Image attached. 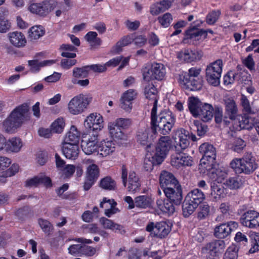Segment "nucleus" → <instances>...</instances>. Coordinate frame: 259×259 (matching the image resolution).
I'll use <instances>...</instances> for the list:
<instances>
[{"label":"nucleus","mask_w":259,"mask_h":259,"mask_svg":"<svg viewBox=\"0 0 259 259\" xmlns=\"http://www.w3.org/2000/svg\"><path fill=\"white\" fill-rule=\"evenodd\" d=\"M29 109V104L27 103L16 107L3 122L6 132L9 133L15 132L16 130L21 125Z\"/></svg>","instance_id":"1"},{"label":"nucleus","mask_w":259,"mask_h":259,"mask_svg":"<svg viewBox=\"0 0 259 259\" xmlns=\"http://www.w3.org/2000/svg\"><path fill=\"white\" fill-rule=\"evenodd\" d=\"M201 68L193 67L188 72L180 75L179 82L183 88L191 91H197L202 87V78L200 76Z\"/></svg>","instance_id":"2"},{"label":"nucleus","mask_w":259,"mask_h":259,"mask_svg":"<svg viewBox=\"0 0 259 259\" xmlns=\"http://www.w3.org/2000/svg\"><path fill=\"white\" fill-rule=\"evenodd\" d=\"M230 167L236 174L249 175L257 167L255 159L251 152H246L241 158H235L230 163Z\"/></svg>","instance_id":"3"},{"label":"nucleus","mask_w":259,"mask_h":259,"mask_svg":"<svg viewBox=\"0 0 259 259\" xmlns=\"http://www.w3.org/2000/svg\"><path fill=\"white\" fill-rule=\"evenodd\" d=\"M132 124V121L129 118H119L114 122L110 123L108 130L111 137L115 141L125 140L127 135L125 130Z\"/></svg>","instance_id":"4"},{"label":"nucleus","mask_w":259,"mask_h":259,"mask_svg":"<svg viewBox=\"0 0 259 259\" xmlns=\"http://www.w3.org/2000/svg\"><path fill=\"white\" fill-rule=\"evenodd\" d=\"M223 61L217 60L208 65L205 69V77L207 82L214 87L220 83V77L222 72Z\"/></svg>","instance_id":"5"},{"label":"nucleus","mask_w":259,"mask_h":259,"mask_svg":"<svg viewBox=\"0 0 259 259\" xmlns=\"http://www.w3.org/2000/svg\"><path fill=\"white\" fill-rule=\"evenodd\" d=\"M92 101L90 96L79 94L74 97L69 102L68 108L69 112L77 115L83 112Z\"/></svg>","instance_id":"6"},{"label":"nucleus","mask_w":259,"mask_h":259,"mask_svg":"<svg viewBox=\"0 0 259 259\" xmlns=\"http://www.w3.org/2000/svg\"><path fill=\"white\" fill-rule=\"evenodd\" d=\"M162 163V136L158 139V142L156 147V151L153 155L151 152H147L144 160L143 167L145 171H150L153 166Z\"/></svg>","instance_id":"7"},{"label":"nucleus","mask_w":259,"mask_h":259,"mask_svg":"<svg viewBox=\"0 0 259 259\" xmlns=\"http://www.w3.org/2000/svg\"><path fill=\"white\" fill-rule=\"evenodd\" d=\"M225 248L224 241L216 240L207 243L202 248L201 253L204 257L214 259L219 255V253L222 252Z\"/></svg>","instance_id":"8"},{"label":"nucleus","mask_w":259,"mask_h":259,"mask_svg":"<svg viewBox=\"0 0 259 259\" xmlns=\"http://www.w3.org/2000/svg\"><path fill=\"white\" fill-rule=\"evenodd\" d=\"M199 150L203 154L200 164L201 168L215 162L216 150L213 145L205 143L200 146Z\"/></svg>","instance_id":"9"},{"label":"nucleus","mask_w":259,"mask_h":259,"mask_svg":"<svg viewBox=\"0 0 259 259\" xmlns=\"http://www.w3.org/2000/svg\"><path fill=\"white\" fill-rule=\"evenodd\" d=\"M57 5L55 0H44L41 3L31 4L28 9L31 13L44 16L53 10Z\"/></svg>","instance_id":"10"},{"label":"nucleus","mask_w":259,"mask_h":259,"mask_svg":"<svg viewBox=\"0 0 259 259\" xmlns=\"http://www.w3.org/2000/svg\"><path fill=\"white\" fill-rule=\"evenodd\" d=\"M160 68V64L157 63L147 65L142 69L144 80L146 81L154 79L162 80V72Z\"/></svg>","instance_id":"11"},{"label":"nucleus","mask_w":259,"mask_h":259,"mask_svg":"<svg viewBox=\"0 0 259 259\" xmlns=\"http://www.w3.org/2000/svg\"><path fill=\"white\" fill-rule=\"evenodd\" d=\"M192 157L181 152H177L170 156L171 165L177 169L182 166H189L192 165Z\"/></svg>","instance_id":"12"},{"label":"nucleus","mask_w":259,"mask_h":259,"mask_svg":"<svg viewBox=\"0 0 259 259\" xmlns=\"http://www.w3.org/2000/svg\"><path fill=\"white\" fill-rule=\"evenodd\" d=\"M100 170L96 164L88 166L87 169L86 177L83 184V189L88 191L94 185L99 177Z\"/></svg>","instance_id":"13"},{"label":"nucleus","mask_w":259,"mask_h":259,"mask_svg":"<svg viewBox=\"0 0 259 259\" xmlns=\"http://www.w3.org/2000/svg\"><path fill=\"white\" fill-rule=\"evenodd\" d=\"M22 146V143L20 138L14 137L6 141L5 137L0 133V151L5 147L7 151L18 152Z\"/></svg>","instance_id":"14"},{"label":"nucleus","mask_w":259,"mask_h":259,"mask_svg":"<svg viewBox=\"0 0 259 259\" xmlns=\"http://www.w3.org/2000/svg\"><path fill=\"white\" fill-rule=\"evenodd\" d=\"M212 164V165H205L201 168L205 169L207 171V175L211 179L217 181L218 183H221L227 176V173L219 167L216 161Z\"/></svg>","instance_id":"15"},{"label":"nucleus","mask_w":259,"mask_h":259,"mask_svg":"<svg viewBox=\"0 0 259 259\" xmlns=\"http://www.w3.org/2000/svg\"><path fill=\"white\" fill-rule=\"evenodd\" d=\"M240 222L243 226L249 228L258 227L259 213L254 210H248L242 214Z\"/></svg>","instance_id":"16"},{"label":"nucleus","mask_w":259,"mask_h":259,"mask_svg":"<svg viewBox=\"0 0 259 259\" xmlns=\"http://www.w3.org/2000/svg\"><path fill=\"white\" fill-rule=\"evenodd\" d=\"M174 187L176 189V190L172 187H166L163 190V191L167 198L166 200H168L176 205H179L183 199L181 186L178 185L177 186Z\"/></svg>","instance_id":"17"},{"label":"nucleus","mask_w":259,"mask_h":259,"mask_svg":"<svg viewBox=\"0 0 259 259\" xmlns=\"http://www.w3.org/2000/svg\"><path fill=\"white\" fill-rule=\"evenodd\" d=\"M137 94L133 89L125 91L120 98V106L126 112H130L133 107V101L137 97Z\"/></svg>","instance_id":"18"},{"label":"nucleus","mask_w":259,"mask_h":259,"mask_svg":"<svg viewBox=\"0 0 259 259\" xmlns=\"http://www.w3.org/2000/svg\"><path fill=\"white\" fill-rule=\"evenodd\" d=\"M232 128L235 131H240L242 129H250L252 127L253 123L250 119L246 116L238 114L235 119L231 121Z\"/></svg>","instance_id":"19"},{"label":"nucleus","mask_w":259,"mask_h":259,"mask_svg":"<svg viewBox=\"0 0 259 259\" xmlns=\"http://www.w3.org/2000/svg\"><path fill=\"white\" fill-rule=\"evenodd\" d=\"M206 35L205 31L202 30H198L194 27L187 29L185 31L183 42L184 44L194 43V41L200 40L202 35H204V37H205Z\"/></svg>","instance_id":"20"},{"label":"nucleus","mask_w":259,"mask_h":259,"mask_svg":"<svg viewBox=\"0 0 259 259\" xmlns=\"http://www.w3.org/2000/svg\"><path fill=\"white\" fill-rule=\"evenodd\" d=\"M62 151L66 158L75 160L78 157L80 151L79 144L63 142Z\"/></svg>","instance_id":"21"},{"label":"nucleus","mask_w":259,"mask_h":259,"mask_svg":"<svg viewBox=\"0 0 259 259\" xmlns=\"http://www.w3.org/2000/svg\"><path fill=\"white\" fill-rule=\"evenodd\" d=\"M103 120L101 116L92 114L87 117L84 121V126L90 131H97L103 127Z\"/></svg>","instance_id":"22"},{"label":"nucleus","mask_w":259,"mask_h":259,"mask_svg":"<svg viewBox=\"0 0 259 259\" xmlns=\"http://www.w3.org/2000/svg\"><path fill=\"white\" fill-rule=\"evenodd\" d=\"M225 105V115L228 116L229 120L231 121L237 117L238 109L235 101L230 98H226L224 100Z\"/></svg>","instance_id":"23"},{"label":"nucleus","mask_w":259,"mask_h":259,"mask_svg":"<svg viewBox=\"0 0 259 259\" xmlns=\"http://www.w3.org/2000/svg\"><path fill=\"white\" fill-rule=\"evenodd\" d=\"M116 149L115 144L111 140H103L98 146V153L102 157H106L112 154Z\"/></svg>","instance_id":"24"},{"label":"nucleus","mask_w":259,"mask_h":259,"mask_svg":"<svg viewBox=\"0 0 259 259\" xmlns=\"http://www.w3.org/2000/svg\"><path fill=\"white\" fill-rule=\"evenodd\" d=\"M177 55L179 59L188 63L199 60L202 56L201 53L197 51L186 49L178 52Z\"/></svg>","instance_id":"25"},{"label":"nucleus","mask_w":259,"mask_h":259,"mask_svg":"<svg viewBox=\"0 0 259 259\" xmlns=\"http://www.w3.org/2000/svg\"><path fill=\"white\" fill-rule=\"evenodd\" d=\"M153 102V106L151 112V126L152 132L151 138L152 140H153V139L155 138L157 136V127L159 128V131L161 130V128L159 126V121H158L157 120L158 117L157 115V111L158 99L154 100Z\"/></svg>","instance_id":"26"},{"label":"nucleus","mask_w":259,"mask_h":259,"mask_svg":"<svg viewBox=\"0 0 259 259\" xmlns=\"http://www.w3.org/2000/svg\"><path fill=\"white\" fill-rule=\"evenodd\" d=\"M8 35L10 42L14 46L21 48L26 45L27 42L26 37L21 32L16 31L10 32Z\"/></svg>","instance_id":"27"},{"label":"nucleus","mask_w":259,"mask_h":259,"mask_svg":"<svg viewBox=\"0 0 259 259\" xmlns=\"http://www.w3.org/2000/svg\"><path fill=\"white\" fill-rule=\"evenodd\" d=\"M117 203L114 199H107V198L104 197L102 201L101 202L100 206L101 208H104V205H105V207H110L109 208H107L105 210V214L107 217L110 218L113 214H115L119 211L118 208L115 207Z\"/></svg>","instance_id":"28"},{"label":"nucleus","mask_w":259,"mask_h":259,"mask_svg":"<svg viewBox=\"0 0 259 259\" xmlns=\"http://www.w3.org/2000/svg\"><path fill=\"white\" fill-rule=\"evenodd\" d=\"M211 192L209 196L213 201H217L225 196L224 187L221 184H218L215 182L211 183Z\"/></svg>","instance_id":"29"},{"label":"nucleus","mask_w":259,"mask_h":259,"mask_svg":"<svg viewBox=\"0 0 259 259\" xmlns=\"http://www.w3.org/2000/svg\"><path fill=\"white\" fill-rule=\"evenodd\" d=\"M185 198L195 205H199L205 199L203 192L198 189H194L190 191Z\"/></svg>","instance_id":"30"},{"label":"nucleus","mask_w":259,"mask_h":259,"mask_svg":"<svg viewBox=\"0 0 259 259\" xmlns=\"http://www.w3.org/2000/svg\"><path fill=\"white\" fill-rule=\"evenodd\" d=\"M80 138V132L75 125H71L66 134L63 143L78 144Z\"/></svg>","instance_id":"31"},{"label":"nucleus","mask_w":259,"mask_h":259,"mask_svg":"<svg viewBox=\"0 0 259 259\" xmlns=\"http://www.w3.org/2000/svg\"><path fill=\"white\" fill-rule=\"evenodd\" d=\"M213 111L212 106L210 104L205 103L202 105L198 111V116L200 117L203 121L206 122L212 119Z\"/></svg>","instance_id":"32"},{"label":"nucleus","mask_w":259,"mask_h":259,"mask_svg":"<svg viewBox=\"0 0 259 259\" xmlns=\"http://www.w3.org/2000/svg\"><path fill=\"white\" fill-rule=\"evenodd\" d=\"M141 184L139 179L134 171H131L128 176V185L127 189L128 191L135 193L140 189Z\"/></svg>","instance_id":"33"},{"label":"nucleus","mask_w":259,"mask_h":259,"mask_svg":"<svg viewBox=\"0 0 259 259\" xmlns=\"http://www.w3.org/2000/svg\"><path fill=\"white\" fill-rule=\"evenodd\" d=\"M99 187L105 190L114 191L116 188V183L110 176H106L101 179Z\"/></svg>","instance_id":"34"},{"label":"nucleus","mask_w":259,"mask_h":259,"mask_svg":"<svg viewBox=\"0 0 259 259\" xmlns=\"http://www.w3.org/2000/svg\"><path fill=\"white\" fill-rule=\"evenodd\" d=\"M28 38L30 41H34L38 39L45 34V30L40 25L33 26L31 27L28 31Z\"/></svg>","instance_id":"35"},{"label":"nucleus","mask_w":259,"mask_h":259,"mask_svg":"<svg viewBox=\"0 0 259 259\" xmlns=\"http://www.w3.org/2000/svg\"><path fill=\"white\" fill-rule=\"evenodd\" d=\"M202 104L198 98L191 97L189 98L188 107L190 112L194 117H198V111Z\"/></svg>","instance_id":"36"},{"label":"nucleus","mask_w":259,"mask_h":259,"mask_svg":"<svg viewBox=\"0 0 259 259\" xmlns=\"http://www.w3.org/2000/svg\"><path fill=\"white\" fill-rule=\"evenodd\" d=\"M153 200L151 197L147 195H140L135 198V205L141 208H149L151 206Z\"/></svg>","instance_id":"37"},{"label":"nucleus","mask_w":259,"mask_h":259,"mask_svg":"<svg viewBox=\"0 0 259 259\" xmlns=\"http://www.w3.org/2000/svg\"><path fill=\"white\" fill-rule=\"evenodd\" d=\"M231 231L232 229L229 224H223L215 228L214 235L219 238H224L227 237Z\"/></svg>","instance_id":"38"},{"label":"nucleus","mask_w":259,"mask_h":259,"mask_svg":"<svg viewBox=\"0 0 259 259\" xmlns=\"http://www.w3.org/2000/svg\"><path fill=\"white\" fill-rule=\"evenodd\" d=\"M98 146L97 142L94 140H89L87 142H81V148L82 151L87 155H91L97 151H98Z\"/></svg>","instance_id":"39"},{"label":"nucleus","mask_w":259,"mask_h":259,"mask_svg":"<svg viewBox=\"0 0 259 259\" xmlns=\"http://www.w3.org/2000/svg\"><path fill=\"white\" fill-rule=\"evenodd\" d=\"M160 223H157L155 224L152 222L148 223L146 227V231L150 233L152 237H157L162 239V232H160Z\"/></svg>","instance_id":"40"},{"label":"nucleus","mask_w":259,"mask_h":259,"mask_svg":"<svg viewBox=\"0 0 259 259\" xmlns=\"http://www.w3.org/2000/svg\"><path fill=\"white\" fill-rule=\"evenodd\" d=\"M214 111V120L217 123L223 122L225 125H229L231 122L226 115L223 116V109L221 107H215Z\"/></svg>","instance_id":"41"},{"label":"nucleus","mask_w":259,"mask_h":259,"mask_svg":"<svg viewBox=\"0 0 259 259\" xmlns=\"http://www.w3.org/2000/svg\"><path fill=\"white\" fill-rule=\"evenodd\" d=\"M15 215L20 221H24L33 215L32 209L28 206H24L18 208L15 212Z\"/></svg>","instance_id":"42"},{"label":"nucleus","mask_w":259,"mask_h":259,"mask_svg":"<svg viewBox=\"0 0 259 259\" xmlns=\"http://www.w3.org/2000/svg\"><path fill=\"white\" fill-rule=\"evenodd\" d=\"M236 81L243 85H249L251 83L250 76L245 70H240L236 73Z\"/></svg>","instance_id":"43"},{"label":"nucleus","mask_w":259,"mask_h":259,"mask_svg":"<svg viewBox=\"0 0 259 259\" xmlns=\"http://www.w3.org/2000/svg\"><path fill=\"white\" fill-rule=\"evenodd\" d=\"M138 141L141 145L145 146L146 152L150 153L151 147L152 144L151 140L149 138L148 134L146 132H143L141 135H138Z\"/></svg>","instance_id":"44"},{"label":"nucleus","mask_w":259,"mask_h":259,"mask_svg":"<svg viewBox=\"0 0 259 259\" xmlns=\"http://www.w3.org/2000/svg\"><path fill=\"white\" fill-rule=\"evenodd\" d=\"M198 206L197 205H195L194 203H191L190 201L185 198L182 205L183 215L185 218L189 217L194 212Z\"/></svg>","instance_id":"45"},{"label":"nucleus","mask_w":259,"mask_h":259,"mask_svg":"<svg viewBox=\"0 0 259 259\" xmlns=\"http://www.w3.org/2000/svg\"><path fill=\"white\" fill-rule=\"evenodd\" d=\"M90 73L89 65L82 66L81 67H75L72 71V75L74 78H86Z\"/></svg>","instance_id":"46"},{"label":"nucleus","mask_w":259,"mask_h":259,"mask_svg":"<svg viewBox=\"0 0 259 259\" xmlns=\"http://www.w3.org/2000/svg\"><path fill=\"white\" fill-rule=\"evenodd\" d=\"M144 94L146 98L149 100L154 101L158 99L157 89L152 83H148L145 87Z\"/></svg>","instance_id":"47"},{"label":"nucleus","mask_w":259,"mask_h":259,"mask_svg":"<svg viewBox=\"0 0 259 259\" xmlns=\"http://www.w3.org/2000/svg\"><path fill=\"white\" fill-rule=\"evenodd\" d=\"M226 183L231 189H237L242 187L245 183V180L242 177H236L230 178Z\"/></svg>","instance_id":"48"},{"label":"nucleus","mask_w":259,"mask_h":259,"mask_svg":"<svg viewBox=\"0 0 259 259\" xmlns=\"http://www.w3.org/2000/svg\"><path fill=\"white\" fill-rule=\"evenodd\" d=\"M163 183H164L166 185H170L174 187L180 185L174 175L172 173L166 171H163Z\"/></svg>","instance_id":"49"},{"label":"nucleus","mask_w":259,"mask_h":259,"mask_svg":"<svg viewBox=\"0 0 259 259\" xmlns=\"http://www.w3.org/2000/svg\"><path fill=\"white\" fill-rule=\"evenodd\" d=\"M173 149L174 146L170 136H163V160L168 152Z\"/></svg>","instance_id":"50"},{"label":"nucleus","mask_w":259,"mask_h":259,"mask_svg":"<svg viewBox=\"0 0 259 259\" xmlns=\"http://www.w3.org/2000/svg\"><path fill=\"white\" fill-rule=\"evenodd\" d=\"M38 223L42 231L47 235H49L54 229L52 224L47 220L39 218Z\"/></svg>","instance_id":"51"},{"label":"nucleus","mask_w":259,"mask_h":259,"mask_svg":"<svg viewBox=\"0 0 259 259\" xmlns=\"http://www.w3.org/2000/svg\"><path fill=\"white\" fill-rule=\"evenodd\" d=\"M65 126V121L63 118H58L51 124V128L53 133H61Z\"/></svg>","instance_id":"52"},{"label":"nucleus","mask_w":259,"mask_h":259,"mask_svg":"<svg viewBox=\"0 0 259 259\" xmlns=\"http://www.w3.org/2000/svg\"><path fill=\"white\" fill-rule=\"evenodd\" d=\"M250 238L252 240V247L249 249V252L253 253L259 250V233L251 232Z\"/></svg>","instance_id":"53"},{"label":"nucleus","mask_w":259,"mask_h":259,"mask_svg":"<svg viewBox=\"0 0 259 259\" xmlns=\"http://www.w3.org/2000/svg\"><path fill=\"white\" fill-rule=\"evenodd\" d=\"M238 248L232 245L228 248L226 252L225 253L224 258V259H237L238 255Z\"/></svg>","instance_id":"54"},{"label":"nucleus","mask_w":259,"mask_h":259,"mask_svg":"<svg viewBox=\"0 0 259 259\" xmlns=\"http://www.w3.org/2000/svg\"><path fill=\"white\" fill-rule=\"evenodd\" d=\"M198 210L197 218L199 220H203L209 215L210 207L206 203H203L200 205Z\"/></svg>","instance_id":"55"},{"label":"nucleus","mask_w":259,"mask_h":259,"mask_svg":"<svg viewBox=\"0 0 259 259\" xmlns=\"http://www.w3.org/2000/svg\"><path fill=\"white\" fill-rule=\"evenodd\" d=\"M221 14L220 10L212 11L206 17V23L209 25L214 24L219 19Z\"/></svg>","instance_id":"56"},{"label":"nucleus","mask_w":259,"mask_h":259,"mask_svg":"<svg viewBox=\"0 0 259 259\" xmlns=\"http://www.w3.org/2000/svg\"><path fill=\"white\" fill-rule=\"evenodd\" d=\"M173 203L168 200H164L163 202V213L167 214L168 215L172 214L175 211Z\"/></svg>","instance_id":"57"},{"label":"nucleus","mask_w":259,"mask_h":259,"mask_svg":"<svg viewBox=\"0 0 259 259\" xmlns=\"http://www.w3.org/2000/svg\"><path fill=\"white\" fill-rule=\"evenodd\" d=\"M192 127L194 129H196L197 135L199 136L204 135L206 132L207 126L204 125H202L198 120H194L193 125H192Z\"/></svg>","instance_id":"58"},{"label":"nucleus","mask_w":259,"mask_h":259,"mask_svg":"<svg viewBox=\"0 0 259 259\" xmlns=\"http://www.w3.org/2000/svg\"><path fill=\"white\" fill-rule=\"evenodd\" d=\"M241 105L243 108V111L246 114H250L252 112L251 107L249 100L246 96L242 95L241 97Z\"/></svg>","instance_id":"59"},{"label":"nucleus","mask_w":259,"mask_h":259,"mask_svg":"<svg viewBox=\"0 0 259 259\" xmlns=\"http://www.w3.org/2000/svg\"><path fill=\"white\" fill-rule=\"evenodd\" d=\"M175 124V118L171 112L169 110L163 111V125L169 124V122Z\"/></svg>","instance_id":"60"},{"label":"nucleus","mask_w":259,"mask_h":259,"mask_svg":"<svg viewBox=\"0 0 259 259\" xmlns=\"http://www.w3.org/2000/svg\"><path fill=\"white\" fill-rule=\"evenodd\" d=\"M246 146L245 142L241 138H237L233 142L232 147L233 150L238 153L240 152Z\"/></svg>","instance_id":"61"},{"label":"nucleus","mask_w":259,"mask_h":259,"mask_svg":"<svg viewBox=\"0 0 259 259\" xmlns=\"http://www.w3.org/2000/svg\"><path fill=\"white\" fill-rule=\"evenodd\" d=\"M96 248L85 244L82 245L81 254L88 256H92L96 254Z\"/></svg>","instance_id":"62"},{"label":"nucleus","mask_w":259,"mask_h":259,"mask_svg":"<svg viewBox=\"0 0 259 259\" xmlns=\"http://www.w3.org/2000/svg\"><path fill=\"white\" fill-rule=\"evenodd\" d=\"M179 141L175 146V148L177 149V151H179V148H180L182 150L186 149L187 147H188L190 144L189 139L185 138L179 136Z\"/></svg>","instance_id":"63"},{"label":"nucleus","mask_w":259,"mask_h":259,"mask_svg":"<svg viewBox=\"0 0 259 259\" xmlns=\"http://www.w3.org/2000/svg\"><path fill=\"white\" fill-rule=\"evenodd\" d=\"M100 223L103 226L104 228L106 229H110L112 230V229L115 225V223L105 217H102L100 219Z\"/></svg>","instance_id":"64"}]
</instances>
